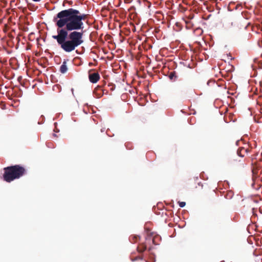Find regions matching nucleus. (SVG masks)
I'll return each mask as SVG.
<instances>
[{"label":"nucleus","mask_w":262,"mask_h":262,"mask_svg":"<svg viewBox=\"0 0 262 262\" xmlns=\"http://www.w3.org/2000/svg\"><path fill=\"white\" fill-rule=\"evenodd\" d=\"M101 90V88L100 86H98L95 89V91H97V90Z\"/></svg>","instance_id":"nucleus-15"},{"label":"nucleus","mask_w":262,"mask_h":262,"mask_svg":"<svg viewBox=\"0 0 262 262\" xmlns=\"http://www.w3.org/2000/svg\"><path fill=\"white\" fill-rule=\"evenodd\" d=\"M88 14L81 13L78 10L69 8L59 12L53 18L57 31H84V21Z\"/></svg>","instance_id":"nucleus-1"},{"label":"nucleus","mask_w":262,"mask_h":262,"mask_svg":"<svg viewBox=\"0 0 262 262\" xmlns=\"http://www.w3.org/2000/svg\"><path fill=\"white\" fill-rule=\"evenodd\" d=\"M168 77L170 80H175V78L177 77L176 72L173 71L170 72L169 74Z\"/></svg>","instance_id":"nucleus-11"},{"label":"nucleus","mask_w":262,"mask_h":262,"mask_svg":"<svg viewBox=\"0 0 262 262\" xmlns=\"http://www.w3.org/2000/svg\"><path fill=\"white\" fill-rule=\"evenodd\" d=\"M68 71V67L67 66V61L64 60L60 67L59 71L62 74L66 73Z\"/></svg>","instance_id":"nucleus-7"},{"label":"nucleus","mask_w":262,"mask_h":262,"mask_svg":"<svg viewBox=\"0 0 262 262\" xmlns=\"http://www.w3.org/2000/svg\"><path fill=\"white\" fill-rule=\"evenodd\" d=\"M32 1H34V2H39L41 0H32Z\"/></svg>","instance_id":"nucleus-16"},{"label":"nucleus","mask_w":262,"mask_h":262,"mask_svg":"<svg viewBox=\"0 0 262 262\" xmlns=\"http://www.w3.org/2000/svg\"><path fill=\"white\" fill-rule=\"evenodd\" d=\"M146 249L147 245L145 243L140 244L137 248L138 252L141 254H142Z\"/></svg>","instance_id":"nucleus-6"},{"label":"nucleus","mask_w":262,"mask_h":262,"mask_svg":"<svg viewBox=\"0 0 262 262\" xmlns=\"http://www.w3.org/2000/svg\"><path fill=\"white\" fill-rule=\"evenodd\" d=\"M138 238H139V236L138 235H131L129 237V240L132 243L137 242Z\"/></svg>","instance_id":"nucleus-10"},{"label":"nucleus","mask_w":262,"mask_h":262,"mask_svg":"<svg viewBox=\"0 0 262 262\" xmlns=\"http://www.w3.org/2000/svg\"><path fill=\"white\" fill-rule=\"evenodd\" d=\"M178 203L179 206L181 208L184 207L186 205V203L185 202H179Z\"/></svg>","instance_id":"nucleus-13"},{"label":"nucleus","mask_w":262,"mask_h":262,"mask_svg":"<svg viewBox=\"0 0 262 262\" xmlns=\"http://www.w3.org/2000/svg\"><path fill=\"white\" fill-rule=\"evenodd\" d=\"M234 195V193L232 190H228L226 192L225 194L224 195L225 198L226 199L230 200L232 198Z\"/></svg>","instance_id":"nucleus-9"},{"label":"nucleus","mask_w":262,"mask_h":262,"mask_svg":"<svg viewBox=\"0 0 262 262\" xmlns=\"http://www.w3.org/2000/svg\"><path fill=\"white\" fill-rule=\"evenodd\" d=\"M3 180L10 183L16 179H18L27 173V169L20 165H15L4 168Z\"/></svg>","instance_id":"nucleus-3"},{"label":"nucleus","mask_w":262,"mask_h":262,"mask_svg":"<svg viewBox=\"0 0 262 262\" xmlns=\"http://www.w3.org/2000/svg\"><path fill=\"white\" fill-rule=\"evenodd\" d=\"M85 31H57V34L53 35L60 48L66 53L74 51L83 42V35Z\"/></svg>","instance_id":"nucleus-2"},{"label":"nucleus","mask_w":262,"mask_h":262,"mask_svg":"<svg viewBox=\"0 0 262 262\" xmlns=\"http://www.w3.org/2000/svg\"><path fill=\"white\" fill-rule=\"evenodd\" d=\"M89 78L90 82L95 83L99 80L100 75L97 72L90 73L89 75Z\"/></svg>","instance_id":"nucleus-4"},{"label":"nucleus","mask_w":262,"mask_h":262,"mask_svg":"<svg viewBox=\"0 0 262 262\" xmlns=\"http://www.w3.org/2000/svg\"><path fill=\"white\" fill-rule=\"evenodd\" d=\"M249 152V148L248 147H241L237 150V154L239 156L244 157Z\"/></svg>","instance_id":"nucleus-5"},{"label":"nucleus","mask_w":262,"mask_h":262,"mask_svg":"<svg viewBox=\"0 0 262 262\" xmlns=\"http://www.w3.org/2000/svg\"><path fill=\"white\" fill-rule=\"evenodd\" d=\"M132 261H135V260H142L143 259V256L142 255H139L137 256L133 257L132 256L131 257Z\"/></svg>","instance_id":"nucleus-12"},{"label":"nucleus","mask_w":262,"mask_h":262,"mask_svg":"<svg viewBox=\"0 0 262 262\" xmlns=\"http://www.w3.org/2000/svg\"><path fill=\"white\" fill-rule=\"evenodd\" d=\"M211 83L212 84H216L215 81H214V80H209V81H208L207 82V84L208 85H210V84H211Z\"/></svg>","instance_id":"nucleus-14"},{"label":"nucleus","mask_w":262,"mask_h":262,"mask_svg":"<svg viewBox=\"0 0 262 262\" xmlns=\"http://www.w3.org/2000/svg\"><path fill=\"white\" fill-rule=\"evenodd\" d=\"M147 236L145 238L146 241L147 242L148 241L149 242L150 241H152V243L154 244L155 243V238L154 237L152 238V233L150 232L149 230H147Z\"/></svg>","instance_id":"nucleus-8"},{"label":"nucleus","mask_w":262,"mask_h":262,"mask_svg":"<svg viewBox=\"0 0 262 262\" xmlns=\"http://www.w3.org/2000/svg\"><path fill=\"white\" fill-rule=\"evenodd\" d=\"M238 142H239V141H237L236 142V144H237Z\"/></svg>","instance_id":"nucleus-17"}]
</instances>
